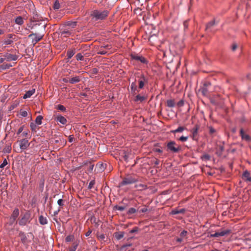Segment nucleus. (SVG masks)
I'll return each instance as SVG.
<instances>
[{
	"label": "nucleus",
	"instance_id": "1",
	"mask_svg": "<svg viewBox=\"0 0 251 251\" xmlns=\"http://www.w3.org/2000/svg\"><path fill=\"white\" fill-rule=\"evenodd\" d=\"M108 14L107 10H95L91 13V15L96 20H102L104 19Z\"/></svg>",
	"mask_w": 251,
	"mask_h": 251
},
{
	"label": "nucleus",
	"instance_id": "2",
	"mask_svg": "<svg viewBox=\"0 0 251 251\" xmlns=\"http://www.w3.org/2000/svg\"><path fill=\"white\" fill-rule=\"evenodd\" d=\"M37 26L39 27V30L42 31L44 32L45 30L46 25L45 23H42L39 22H33V23H31L27 25V27H26V30H30L32 29H34L36 28Z\"/></svg>",
	"mask_w": 251,
	"mask_h": 251
},
{
	"label": "nucleus",
	"instance_id": "3",
	"mask_svg": "<svg viewBox=\"0 0 251 251\" xmlns=\"http://www.w3.org/2000/svg\"><path fill=\"white\" fill-rule=\"evenodd\" d=\"M32 220V217L30 213L26 212L19 221V225L20 226H25L30 224Z\"/></svg>",
	"mask_w": 251,
	"mask_h": 251
},
{
	"label": "nucleus",
	"instance_id": "4",
	"mask_svg": "<svg viewBox=\"0 0 251 251\" xmlns=\"http://www.w3.org/2000/svg\"><path fill=\"white\" fill-rule=\"evenodd\" d=\"M231 232V230L229 229H221V230L216 232L215 233L210 234V237L224 236L229 234Z\"/></svg>",
	"mask_w": 251,
	"mask_h": 251
},
{
	"label": "nucleus",
	"instance_id": "5",
	"mask_svg": "<svg viewBox=\"0 0 251 251\" xmlns=\"http://www.w3.org/2000/svg\"><path fill=\"white\" fill-rule=\"evenodd\" d=\"M137 181V179L131 176H127L124 178V179L119 183L120 187L126 185L133 184Z\"/></svg>",
	"mask_w": 251,
	"mask_h": 251
},
{
	"label": "nucleus",
	"instance_id": "6",
	"mask_svg": "<svg viewBox=\"0 0 251 251\" xmlns=\"http://www.w3.org/2000/svg\"><path fill=\"white\" fill-rule=\"evenodd\" d=\"M44 34H40L38 33H31L30 35H29L28 37L29 38H31L32 37H33L32 39V43L33 44H36L38 42L40 41L43 37Z\"/></svg>",
	"mask_w": 251,
	"mask_h": 251
},
{
	"label": "nucleus",
	"instance_id": "7",
	"mask_svg": "<svg viewBox=\"0 0 251 251\" xmlns=\"http://www.w3.org/2000/svg\"><path fill=\"white\" fill-rule=\"evenodd\" d=\"M4 59L7 61H16L17 60L18 57L16 54H12L9 53H6L3 54Z\"/></svg>",
	"mask_w": 251,
	"mask_h": 251
},
{
	"label": "nucleus",
	"instance_id": "8",
	"mask_svg": "<svg viewBox=\"0 0 251 251\" xmlns=\"http://www.w3.org/2000/svg\"><path fill=\"white\" fill-rule=\"evenodd\" d=\"M131 58L132 60H136L141 62L144 64H147V61L146 58L142 56H139L136 54H131Z\"/></svg>",
	"mask_w": 251,
	"mask_h": 251
},
{
	"label": "nucleus",
	"instance_id": "9",
	"mask_svg": "<svg viewBox=\"0 0 251 251\" xmlns=\"http://www.w3.org/2000/svg\"><path fill=\"white\" fill-rule=\"evenodd\" d=\"M29 146V143L26 139H22L20 141L19 146L20 149L22 151L26 150Z\"/></svg>",
	"mask_w": 251,
	"mask_h": 251
},
{
	"label": "nucleus",
	"instance_id": "10",
	"mask_svg": "<svg viewBox=\"0 0 251 251\" xmlns=\"http://www.w3.org/2000/svg\"><path fill=\"white\" fill-rule=\"evenodd\" d=\"M13 37L12 34H9L7 36V38L4 39L2 43V45H11L13 43V41L11 39Z\"/></svg>",
	"mask_w": 251,
	"mask_h": 251
},
{
	"label": "nucleus",
	"instance_id": "11",
	"mask_svg": "<svg viewBox=\"0 0 251 251\" xmlns=\"http://www.w3.org/2000/svg\"><path fill=\"white\" fill-rule=\"evenodd\" d=\"M240 136H241V138L243 140H244L246 141H250L251 140V138L250 136L244 133V130L243 128H241L240 131Z\"/></svg>",
	"mask_w": 251,
	"mask_h": 251
},
{
	"label": "nucleus",
	"instance_id": "12",
	"mask_svg": "<svg viewBox=\"0 0 251 251\" xmlns=\"http://www.w3.org/2000/svg\"><path fill=\"white\" fill-rule=\"evenodd\" d=\"M19 236L21 238V240L23 244H25L27 243V238L24 232L20 231L19 233Z\"/></svg>",
	"mask_w": 251,
	"mask_h": 251
},
{
	"label": "nucleus",
	"instance_id": "13",
	"mask_svg": "<svg viewBox=\"0 0 251 251\" xmlns=\"http://www.w3.org/2000/svg\"><path fill=\"white\" fill-rule=\"evenodd\" d=\"M56 121L58 122H59L60 123L62 124L63 125L66 124L67 123L66 119L64 117L61 116V115L57 116V117H56Z\"/></svg>",
	"mask_w": 251,
	"mask_h": 251
},
{
	"label": "nucleus",
	"instance_id": "14",
	"mask_svg": "<svg viewBox=\"0 0 251 251\" xmlns=\"http://www.w3.org/2000/svg\"><path fill=\"white\" fill-rule=\"evenodd\" d=\"M35 89H32V90L27 91L24 95L23 99H25L30 98L32 95H33L35 93Z\"/></svg>",
	"mask_w": 251,
	"mask_h": 251
},
{
	"label": "nucleus",
	"instance_id": "15",
	"mask_svg": "<svg viewBox=\"0 0 251 251\" xmlns=\"http://www.w3.org/2000/svg\"><path fill=\"white\" fill-rule=\"evenodd\" d=\"M81 78L80 76H74V77L71 78L69 80V82L71 84H75V83H78V82H80L81 80Z\"/></svg>",
	"mask_w": 251,
	"mask_h": 251
},
{
	"label": "nucleus",
	"instance_id": "16",
	"mask_svg": "<svg viewBox=\"0 0 251 251\" xmlns=\"http://www.w3.org/2000/svg\"><path fill=\"white\" fill-rule=\"evenodd\" d=\"M242 177L243 179H245L247 181H251V177L250 176V174L247 171H246L243 173Z\"/></svg>",
	"mask_w": 251,
	"mask_h": 251
},
{
	"label": "nucleus",
	"instance_id": "17",
	"mask_svg": "<svg viewBox=\"0 0 251 251\" xmlns=\"http://www.w3.org/2000/svg\"><path fill=\"white\" fill-rule=\"evenodd\" d=\"M19 215V210L18 208H15L13 210L12 215H11L10 217L12 218V219L16 220L17 217H18Z\"/></svg>",
	"mask_w": 251,
	"mask_h": 251
},
{
	"label": "nucleus",
	"instance_id": "18",
	"mask_svg": "<svg viewBox=\"0 0 251 251\" xmlns=\"http://www.w3.org/2000/svg\"><path fill=\"white\" fill-rule=\"evenodd\" d=\"M39 221L40 224L42 225H45L48 223L47 219L42 215L39 216Z\"/></svg>",
	"mask_w": 251,
	"mask_h": 251
},
{
	"label": "nucleus",
	"instance_id": "19",
	"mask_svg": "<svg viewBox=\"0 0 251 251\" xmlns=\"http://www.w3.org/2000/svg\"><path fill=\"white\" fill-rule=\"evenodd\" d=\"M15 22L18 25H22L24 23L23 18L21 16H18L15 20Z\"/></svg>",
	"mask_w": 251,
	"mask_h": 251
},
{
	"label": "nucleus",
	"instance_id": "20",
	"mask_svg": "<svg viewBox=\"0 0 251 251\" xmlns=\"http://www.w3.org/2000/svg\"><path fill=\"white\" fill-rule=\"evenodd\" d=\"M104 48H106L107 49H110V48H109V46H106L105 47H101L100 49L99 52H98V53L100 54H101V55H104V54H106V53H107V51H105L104 49Z\"/></svg>",
	"mask_w": 251,
	"mask_h": 251
},
{
	"label": "nucleus",
	"instance_id": "21",
	"mask_svg": "<svg viewBox=\"0 0 251 251\" xmlns=\"http://www.w3.org/2000/svg\"><path fill=\"white\" fill-rule=\"evenodd\" d=\"M11 145L9 144L6 145V146L4 147L3 152L4 153H9L11 152Z\"/></svg>",
	"mask_w": 251,
	"mask_h": 251
},
{
	"label": "nucleus",
	"instance_id": "22",
	"mask_svg": "<svg viewBox=\"0 0 251 251\" xmlns=\"http://www.w3.org/2000/svg\"><path fill=\"white\" fill-rule=\"evenodd\" d=\"M12 66L10 64H3L1 65H0V70H5L7 69H9L10 67Z\"/></svg>",
	"mask_w": 251,
	"mask_h": 251
},
{
	"label": "nucleus",
	"instance_id": "23",
	"mask_svg": "<svg viewBox=\"0 0 251 251\" xmlns=\"http://www.w3.org/2000/svg\"><path fill=\"white\" fill-rule=\"evenodd\" d=\"M199 129V126L198 125H196L192 129V132L193 134V138L197 135L198 130Z\"/></svg>",
	"mask_w": 251,
	"mask_h": 251
},
{
	"label": "nucleus",
	"instance_id": "24",
	"mask_svg": "<svg viewBox=\"0 0 251 251\" xmlns=\"http://www.w3.org/2000/svg\"><path fill=\"white\" fill-rule=\"evenodd\" d=\"M200 91H201L202 94L203 96H207L208 92V88L205 87V86H202L201 89Z\"/></svg>",
	"mask_w": 251,
	"mask_h": 251
},
{
	"label": "nucleus",
	"instance_id": "25",
	"mask_svg": "<svg viewBox=\"0 0 251 251\" xmlns=\"http://www.w3.org/2000/svg\"><path fill=\"white\" fill-rule=\"evenodd\" d=\"M75 51L74 50H68L67 52V56L68 59H71L75 54Z\"/></svg>",
	"mask_w": 251,
	"mask_h": 251
},
{
	"label": "nucleus",
	"instance_id": "26",
	"mask_svg": "<svg viewBox=\"0 0 251 251\" xmlns=\"http://www.w3.org/2000/svg\"><path fill=\"white\" fill-rule=\"evenodd\" d=\"M185 211V209L184 208H181L179 210L174 209V215L177 214H183Z\"/></svg>",
	"mask_w": 251,
	"mask_h": 251
},
{
	"label": "nucleus",
	"instance_id": "27",
	"mask_svg": "<svg viewBox=\"0 0 251 251\" xmlns=\"http://www.w3.org/2000/svg\"><path fill=\"white\" fill-rule=\"evenodd\" d=\"M146 99V98L144 96H141L140 95H138L135 97V101H140L141 102L144 101Z\"/></svg>",
	"mask_w": 251,
	"mask_h": 251
},
{
	"label": "nucleus",
	"instance_id": "28",
	"mask_svg": "<svg viewBox=\"0 0 251 251\" xmlns=\"http://www.w3.org/2000/svg\"><path fill=\"white\" fill-rule=\"evenodd\" d=\"M130 89H131L132 93H135V91L137 90V86H136L135 82H133L131 83V84L130 85Z\"/></svg>",
	"mask_w": 251,
	"mask_h": 251
},
{
	"label": "nucleus",
	"instance_id": "29",
	"mask_svg": "<svg viewBox=\"0 0 251 251\" xmlns=\"http://www.w3.org/2000/svg\"><path fill=\"white\" fill-rule=\"evenodd\" d=\"M43 118V117L42 116H41V115L38 116L36 117V120H35L36 124L38 125H41L42 120Z\"/></svg>",
	"mask_w": 251,
	"mask_h": 251
},
{
	"label": "nucleus",
	"instance_id": "30",
	"mask_svg": "<svg viewBox=\"0 0 251 251\" xmlns=\"http://www.w3.org/2000/svg\"><path fill=\"white\" fill-rule=\"evenodd\" d=\"M218 22L216 23L215 20L209 22L206 25V29L210 28L211 27L215 25Z\"/></svg>",
	"mask_w": 251,
	"mask_h": 251
},
{
	"label": "nucleus",
	"instance_id": "31",
	"mask_svg": "<svg viewBox=\"0 0 251 251\" xmlns=\"http://www.w3.org/2000/svg\"><path fill=\"white\" fill-rule=\"evenodd\" d=\"M148 77L145 76L144 74H142L140 77L139 81H142L144 82H146V83H148Z\"/></svg>",
	"mask_w": 251,
	"mask_h": 251
},
{
	"label": "nucleus",
	"instance_id": "32",
	"mask_svg": "<svg viewBox=\"0 0 251 251\" xmlns=\"http://www.w3.org/2000/svg\"><path fill=\"white\" fill-rule=\"evenodd\" d=\"M76 59L78 61H82L84 59L83 55L81 53H77L75 56Z\"/></svg>",
	"mask_w": 251,
	"mask_h": 251
},
{
	"label": "nucleus",
	"instance_id": "33",
	"mask_svg": "<svg viewBox=\"0 0 251 251\" xmlns=\"http://www.w3.org/2000/svg\"><path fill=\"white\" fill-rule=\"evenodd\" d=\"M77 22H73V21H69L67 23V25L71 27L72 28H74L76 25Z\"/></svg>",
	"mask_w": 251,
	"mask_h": 251
},
{
	"label": "nucleus",
	"instance_id": "34",
	"mask_svg": "<svg viewBox=\"0 0 251 251\" xmlns=\"http://www.w3.org/2000/svg\"><path fill=\"white\" fill-rule=\"evenodd\" d=\"M136 211H137V210L135 208L131 207L129 209V210H128V211L127 212V214L128 215H131V214L136 213Z\"/></svg>",
	"mask_w": 251,
	"mask_h": 251
},
{
	"label": "nucleus",
	"instance_id": "35",
	"mask_svg": "<svg viewBox=\"0 0 251 251\" xmlns=\"http://www.w3.org/2000/svg\"><path fill=\"white\" fill-rule=\"evenodd\" d=\"M124 237V233H116L115 234V237L117 240H120Z\"/></svg>",
	"mask_w": 251,
	"mask_h": 251
},
{
	"label": "nucleus",
	"instance_id": "36",
	"mask_svg": "<svg viewBox=\"0 0 251 251\" xmlns=\"http://www.w3.org/2000/svg\"><path fill=\"white\" fill-rule=\"evenodd\" d=\"M60 8V3L58 0H55L53 4V8L57 10Z\"/></svg>",
	"mask_w": 251,
	"mask_h": 251
},
{
	"label": "nucleus",
	"instance_id": "37",
	"mask_svg": "<svg viewBox=\"0 0 251 251\" xmlns=\"http://www.w3.org/2000/svg\"><path fill=\"white\" fill-rule=\"evenodd\" d=\"M187 234V231L185 230H183L180 234V237H182L184 239L187 238L186 235Z\"/></svg>",
	"mask_w": 251,
	"mask_h": 251
},
{
	"label": "nucleus",
	"instance_id": "38",
	"mask_svg": "<svg viewBox=\"0 0 251 251\" xmlns=\"http://www.w3.org/2000/svg\"><path fill=\"white\" fill-rule=\"evenodd\" d=\"M114 209L117 210H119L120 211H123L125 210V207L122 206L115 205L114 206Z\"/></svg>",
	"mask_w": 251,
	"mask_h": 251
},
{
	"label": "nucleus",
	"instance_id": "39",
	"mask_svg": "<svg viewBox=\"0 0 251 251\" xmlns=\"http://www.w3.org/2000/svg\"><path fill=\"white\" fill-rule=\"evenodd\" d=\"M184 127L182 126H180L178 128L174 130V133L177 132H181L184 130Z\"/></svg>",
	"mask_w": 251,
	"mask_h": 251
},
{
	"label": "nucleus",
	"instance_id": "40",
	"mask_svg": "<svg viewBox=\"0 0 251 251\" xmlns=\"http://www.w3.org/2000/svg\"><path fill=\"white\" fill-rule=\"evenodd\" d=\"M36 124L31 123L30 124V127L32 131H36V129L37 127V126L36 125Z\"/></svg>",
	"mask_w": 251,
	"mask_h": 251
},
{
	"label": "nucleus",
	"instance_id": "41",
	"mask_svg": "<svg viewBox=\"0 0 251 251\" xmlns=\"http://www.w3.org/2000/svg\"><path fill=\"white\" fill-rule=\"evenodd\" d=\"M135 187L138 188L139 187L141 188L140 190L146 189L147 188V186L142 184H140L139 185H136Z\"/></svg>",
	"mask_w": 251,
	"mask_h": 251
},
{
	"label": "nucleus",
	"instance_id": "42",
	"mask_svg": "<svg viewBox=\"0 0 251 251\" xmlns=\"http://www.w3.org/2000/svg\"><path fill=\"white\" fill-rule=\"evenodd\" d=\"M78 246L77 243H74L73 246L69 251H75Z\"/></svg>",
	"mask_w": 251,
	"mask_h": 251
},
{
	"label": "nucleus",
	"instance_id": "43",
	"mask_svg": "<svg viewBox=\"0 0 251 251\" xmlns=\"http://www.w3.org/2000/svg\"><path fill=\"white\" fill-rule=\"evenodd\" d=\"M57 108L58 110H59L61 111H66L65 107L61 104L58 105Z\"/></svg>",
	"mask_w": 251,
	"mask_h": 251
},
{
	"label": "nucleus",
	"instance_id": "44",
	"mask_svg": "<svg viewBox=\"0 0 251 251\" xmlns=\"http://www.w3.org/2000/svg\"><path fill=\"white\" fill-rule=\"evenodd\" d=\"M7 164V160L5 158L3 162L0 165V168H3Z\"/></svg>",
	"mask_w": 251,
	"mask_h": 251
},
{
	"label": "nucleus",
	"instance_id": "45",
	"mask_svg": "<svg viewBox=\"0 0 251 251\" xmlns=\"http://www.w3.org/2000/svg\"><path fill=\"white\" fill-rule=\"evenodd\" d=\"M61 34L62 35H70L71 34V32L68 30L64 29L62 31H61Z\"/></svg>",
	"mask_w": 251,
	"mask_h": 251
},
{
	"label": "nucleus",
	"instance_id": "46",
	"mask_svg": "<svg viewBox=\"0 0 251 251\" xmlns=\"http://www.w3.org/2000/svg\"><path fill=\"white\" fill-rule=\"evenodd\" d=\"M167 148L170 151H173V141H171L168 144Z\"/></svg>",
	"mask_w": 251,
	"mask_h": 251
},
{
	"label": "nucleus",
	"instance_id": "47",
	"mask_svg": "<svg viewBox=\"0 0 251 251\" xmlns=\"http://www.w3.org/2000/svg\"><path fill=\"white\" fill-rule=\"evenodd\" d=\"M146 82H144L142 81H139V88L140 89H142L144 87L145 84H146Z\"/></svg>",
	"mask_w": 251,
	"mask_h": 251
},
{
	"label": "nucleus",
	"instance_id": "48",
	"mask_svg": "<svg viewBox=\"0 0 251 251\" xmlns=\"http://www.w3.org/2000/svg\"><path fill=\"white\" fill-rule=\"evenodd\" d=\"M95 183V180H91L89 184V185H88V189H91L92 188V187H93V186L94 185Z\"/></svg>",
	"mask_w": 251,
	"mask_h": 251
},
{
	"label": "nucleus",
	"instance_id": "49",
	"mask_svg": "<svg viewBox=\"0 0 251 251\" xmlns=\"http://www.w3.org/2000/svg\"><path fill=\"white\" fill-rule=\"evenodd\" d=\"M176 61L177 62V64L176 66V69L179 67V66L180 64V56L179 55H177L176 56Z\"/></svg>",
	"mask_w": 251,
	"mask_h": 251
},
{
	"label": "nucleus",
	"instance_id": "50",
	"mask_svg": "<svg viewBox=\"0 0 251 251\" xmlns=\"http://www.w3.org/2000/svg\"><path fill=\"white\" fill-rule=\"evenodd\" d=\"M188 138V137L187 136H182L179 138V140L182 141V142H184V141H186L187 140Z\"/></svg>",
	"mask_w": 251,
	"mask_h": 251
},
{
	"label": "nucleus",
	"instance_id": "51",
	"mask_svg": "<svg viewBox=\"0 0 251 251\" xmlns=\"http://www.w3.org/2000/svg\"><path fill=\"white\" fill-rule=\"evenodd\" d=\"M167 105L169 107H173V100H170L167 101Z\"/></svg>",
	"mask_w": 251,
	"mask_h": 251
},
{
	"label": "nucleus",
	"instance_id": "52",
	"mask_svg": "<svg viewBox=\"0 0 251 251\" xmlns=\"http://www.w3.org/2000/svg\"><path fill=\"white\" fill-rule=\"evenodd\" d=\"M20 114L23 117H26L27 116V112L26 111H22L21 112Z\"/></svg>",
	"mask_w": 251,
	"mask_h": 251
},
{
	"label": "nucleus",
	"instance_id": "53",
	"mask_svg": "<svg viewBox=\"0 0 251 251\" xmlns=\"http://www.w3.org/2000/svg\"><path fill=\"white\" fill-rule=\"evenodd\" d=\"M73 236H72V235H69L68 236L66 237V242H70L71 241H72V240L73 239Z\"/></svg>",
	"mask_w": 251,
	"mask_h": 251
},
{
	"label": "nucleus",
	"instance_id": "54",
	"mask_svg": "<svg viewBox=\"0 0 251 251\" xmlns=\"http://www.w3.org/2000/svg\"><path fill=\"white\" fill-rule=\"evenodd\" d=\"M184 240V239L182 237H178L176 238V241L177 242V243H181L182 242H183Z\"/></svg>",
	"mask_w": 251,
	"mask_h": 251
},
{
	"label": "nucleus",
	"instance_id": "55",
	"mask_svg": "<svg viewBox=\"0 0 251 251\" xmlns=\"http://www.w3.org/2000/svg\"><path fill=\"white\" fill-rule=\"evenodd\" d=\"M138 227H134L132 229H131L130 231V232L131 233H135V232H136L138 231Z\"/></svg>",
	"mask_w": 251,
	"mask_h": 251
},
{
	"label": "nucleus",
	"instance_id": "56",
	"mask_svg": "<svg viewBox=\"0 0 251 251\" xmlns=\"http://www.w3.org/2000/svg\"><path fill=\"white\" fill-rule=\"evenodd\" d=\"M202 158L203 159H205L206 160H209L210 158V156L209 155L206 154L203 155V156L202 157Z\"/></svg>",
	"mask_w": 251,
	"mask_h": 251
},
{
	"label": "nucleus",
	"instance_id": "57",
	"mask_svg": "<svg viewBox=\"0 0 251 251\" xmlns=\"http://www.w3.org/2000/svg\"><path fill=\"white\" fill-rule=\"evenodd\" d=\"M57 204L59 206H63L64 205L63 203V200L62 199H59L57 201Z\"/></svg>",
	"mask_w": 251,
	"mask_h": 251
},
{
	"label": "nucleus",
	"instance_id": "58",
	"mask_svg": "<svg viewBox=\"0 0 251 251\" xmlns=\"http://www.w3.org/2000/svg\"><path fill=\"white\" fill-rule=\"evenodd\" d=\"M16 220L15 219H12V218H11L10 217L9 218V225H12L15 222Z\"/></svg>",
	"mask_w": 251,
	"mask_h": 251
},
{
	"label": "nucleus",
	"instance_id": "59",
	"mask_svg": "<svg viewBox=\"0 0 251 251\" xmlns=\"http://www.w3.org/2000/svg\"><path fill=\"white\" fill-rule=\"evenodd\" d=\"M210 85H211V83L208 81L205 82L203 85V86H205L207 88H208L209 86H210Z\"/></svg>",
	"mask_w": 251,
	"mask_h": 251
},
{
	"label": "nucleus",
	"instance_id": "60",
	"mask_svg": "<svg viewBox=\"0 0 251 251\" xmlns=\"http://www.w3.org/2000/svg\"><path fill=\"white\" fill-rule=\"evenodd\" d=\"M184 104V101L183 100H180L177 102V105L178 106H182Z\"/></svg>",
	"mask_w": 251,
	"mask_h": 251
},
{
	"label": "nucleus",
	"instance_id": "61",
	"mask_svg": "<svg viewBox=\"0 0 251 251\" xmlns=\"http://www.w3.org/2000/svg\"><path fill=\"white\" fill-rule=\"evenodd\" d=\"M74 140V138L73 135H70L69 137V141L70 143H72L73 142Z\"/></svg>",
	"mask_w": 251,
	"mask_h": 251
},
{
	"label": "nucleus",
	"instance_id": "62",
	"mask_svg": "<svg viewBox=\"0 0 251 251\" xmlns=\"http://www.w3.org/2000/svg\"><path fill=\"white\" fill-rule=\"evenodd\" d=\"M148 211V209L146 207H144V208H142L141 210H140V212H142V213H145L147 211Z\"/></svg>",
	"mask_w": 251,
	"mask_h": 251
},
{
	"label": "nucleus",
	"instance_id": "63",
	"mask_svg": "<svg viewBox=\"0 0 251 251\" xmlns=\"http://www.w3.org/2000/svg\"><path fill=\"white\" fill-rule=\"evenodd\" d=\"M130 246H131V244H126V245H123L121 247V250H124L127 247H130Z\"/></svg>",
	"mask_w": 251,
	"mask_h": 251
},
{
	"label": "nucleus",
	"instance_id": "64",
	"mask_svg": "<svg viewBox=\"0 0 251 251\" xmlns=\"http://www.w3.org/2000/svg\"><path fill=\"white\" fill-rule=\"evenodd\" d=\"M183 25H184V27L185 28L188 27V21H185V22H184Z\"/></svg>",
	"mask_w": 251,
	"mask_h": 251
}]
</instances>
